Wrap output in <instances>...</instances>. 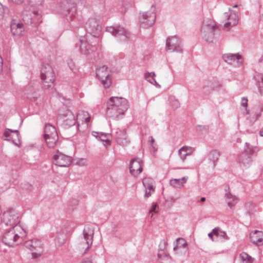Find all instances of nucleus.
<instances>
[{
  "instance_id": "nucleus-1",
  "label": "nucleus",
  "mask_w": 263,
  "mask_h": 263,
  "mask_svg": "<svg viewBox=\"0 0 263 263\" xmlns=\"http://www.w3.org/2000/svg\"><path fill=\"white\" fill-rule=\"evenodd\" d=\"M128 108V102L126 99L111 97L107 103L106 115L113 120H118L123 117Z\"/></svg>"
},
{
  "instance_id": "nucleus-2",
  "label": "nucleus",
  "mask_w": 263,
  "mask_h": 263,
  "mask_svg": "<svg viewBox=\"0 0 263 263\" xmlns=\"http://www.w3.org/2000/svg\"><path fill=\"white\" fill-rule=\"evenodd\" d=\"M4 229L5 232L2 241L9 247H14L21 243L26 235V231L20 225H15Z\"/></svg>"
},
{
  "instance_id": "nucleus-3",
  "label": "nucleus",
  "mask_w": 263,
  "mask_h": 263,
  "mask_svg": "<svg viewBox=\"0 0 263 263\" xmlns=\"http://www.w3.org/2000/svg\"><path fill=\"white\" fill-rule=\"evenodd\" d=\"M201 33L206 41L213 42L219 36V29L215 22L208 18L203 22Z\"/></svg>"
},
{
  "instance_id": "nucleus-4",
  "label": "nucleus",
  "mask_w": 263,
  "mask_h": 263,
  "mask_svg": "<svg viewBox=\"0 0 263 263\" xmlns=\"http://www.w3.org/2000/svg\"><path fill=\"white\" fill-rule=\"evenodd\" d=\"M100 16L92 14L84 21V27L87 31L94 37H98L101 33L102 27L100 24Z\"/></svg>"
},
{
  "instance_id": "nucleus-5",
  "label": "nucleus",
  "mask_w": 263,
  "mask_h": 263,
  "mask_svg": "<svg viewBox=\"0 0 263 263\" xmlns=\"http://www.w3.org/2000/svg\"><path fill=\"white\" fill-rule=\"evenodd\" d=\"M83 238L79 244V249L82 254L88 252L93 242L94 228L89 226L85 227L83 230Z\"/></svg>"
},
{
  "instance_id": "nucleus-6",
  "label": "nucleus",
  "mask_w": 263,
  "mask_h": 263,
  "mask_svg": "<svg viewBox=\"0 0 263 263\" xmlns=\"http://www.w3.org/2000/svg\"><path fill=\"white\" fill-rule=\"evenodd\" d=\"M19 214L14 210L7 211L4 213L3 219L1 224L2 229L6 227L11 228L15 225H18Z\"/></svg>"
},
{
  "instance_id": "nucleus-7",
  "label": "nucleus",
  "mask_w": 263,
  "mask_h": 263,
  "mask_svg": "<svg viewBox=\"0 0 263 263\" xmlns=\"http://www.w3.org/2000/svg\"><path fill=\"white\" fill-rule=\"evenodd\" d=\"M25 247L31 252L32 258H36L42 255L44 252V246L42 241L37 239H33L25 242Z\"/></svg>"
},
{
  "instance_id": "nucleus-8",
  "label": "nucleus",
  "mask_w": 263,
  "mask_h": 263,
  "mask_svg": "<svg viewBox=\"0 0 263 263\" xmlns=\"http://www.w3.org/2000/svg\"><path fill=\"white\" fill-rule=\"evenodd\" d=\"M155 11V8L152 6L151 11L140 14L139 21L141 27L148 28L153 25L156 17Z\"/></svg>"
},
{
  "instance_id": "nucleus-9",
  "label": "nucleus",
  "mask_w": 263,
  "mask_h": 263,
  "mask_svg": "<svg viewBox=\"0 0 263 263\" xmlns=\"http://www.w3.org/2000/svg\"><path fill=\"white\" fill-rule=\"evenodd\" d=\"M96 75L105 88H109L111 84L110 71L106 65H102L96 69Z\"/></svg>"
},
{
  "instance_id": "nucleus-10",
  "label": "nucleus",
  "mask_w": 263,
  "mask_h": 263,
  "mask_svg": "<svg viewBox=\"0 0 263 263\" xmlns=\"http://www.w3.org/2000/svg\"><path fill=\"white\" fill-rule=\"evenodd\" d=\"M166 51L169 52L183 51L181 41L176 35L168 37L166 41Z\"/></svg>"
},
{
  "instance_id": "nucleus-11",
  "label": "nucleus",
  "mask_w": 263,
  "mask_h": 263,
  "mask_svg": "<svg viewBox=\"0 0 263 263\" xmlns=\"http://www.w3.org/2000/svg\"><path fill=\"white\" fill-rule=\"evenodd\" d=\"M106 31L121 41H126L129 38V34L127 30L120 25L108 27Z\"/></svg>"
},
{
  "instance_id": "nucleus-12",
  "label": "nucleus",
  "mask_w": 263,
  "mask_h": 263,
  "mask_svg": "<svg viewBox=\"0 0 263 263\" xmlns=\"http://www.w3.org/2000/svg\"><path fill=\"white\" fill-rule=\"evenodd\" d=\"M91 37L92 36L87 35L80 39V51L81 53L87 55L95 51V47L89 43Z\"/></svg>"
},
{
  "instance_id": "nucleus-13",
  "label": "nucleus",
  "mask_w": 263,
  "mask_h": 263,
  "mask_svg": "<svg viewBox=\"0 0 263 263\" xmlns=\"http://www.w3.org/2000/svg\"><path fill=\"white\" fill-rule=\"evenodd\" d=\"M41 77L44 82L52 84L55 80L54 71L48 64L43 65L41 68Z\"/></svg>"
},
{
  "instance_id": "nucleus-14",
  "label": "nucleus",
  "mask_w": 263,
  "mask_h": 263,
  "mask_svg": "<svg viewBox=\"0 0 263 263\" xmlns=\"http://www.w3.org/2000/svg\"><path fill=\"white\" fill-rule=\"evenodd\" d=\"M55 165L60 167H68L72 162L71 157L62 153H58L53 157Z\"/></svg>"
},
{
  "instance_id": "nucleus-15",
  "label": "nucleus",
  "mask_w": 263,
  "mask_h": 263,
  "mask_svg": "<svg viewBox=\"0 0 263 263\" xmlns=\"http://www.w3.org/2000/svg\"><path fill=\"white\" fill-rule=\"evenodd\" d=\"M143 161L139 158H136L132 159L130 163V172L134 177L138 176L143 171Z\"/></svg>"
},
{
  "instance_id": "nucleus-16",
  "label": "nucleus",
  "mask_w": 263,
  "mask_h": 263,
  "mask_svg": "<svg viewBox=\"0 0 263 263\" xmlns=\"http://www.w3.org/2000/svg\"><path fill=\"white\" fill-rule=\"evenodd\" d=\"M112 135L119 145L125 146L129 142L125 129H117L116 132L112 134Z\"/></svg>"
},
{
  "instance_id": "nucleus-17",
  "label": "nucleus",
  "mask_w": 263,
  "mask_h": 263,
  "mask_svg": "<svg viewBox=\"0 0 263 263\" xmlns=\"http://www.w3.org/2000/svg\"><path fill=\"white\" fill-rule=\"evenodd\" d=\"M154 183L155 181L152 178L145 177L143 179L142 183L145 189L144 197L146 199L149 198L155 191Z\"/></svg>"
},
{
  "instance_id": "nucleus-18",
  "label": "nucleus",
  "mask_w": 263,
  "mask_h": 263,
  "mask_svg": "<svg viewBox=\"0 0 263 263\" xmlns=\"http://www.w3.org/2000/svg\"><path fill=\"white\" fill-rule=\"evenodd\" d=\"M223 60L229 64L238 66L242 63L241 55L239 54L227 53L222 56Z\"/></svg>"
},
{
  "instance_id": "nucleus-19",
  "label": "nucleus",
  "mask_w": 263,
  "mask_h": 263,
  "mask_svg": "<svg viewBox=\"0 0 263 263\" xmlns=\"http://www.w3.org/2000/svg\"><path fill=\"white\" fill-rule=\"evenodd\" d=\"M224 17L227 18V22L224 24L225 28L229 29L230 28L235 26L238 22V14L236 12H226L224 14Z\"/></svg>"
},
{
  "instance_id": "nucleus-20",
  "label": "nucleus",
  "mask_w": 263,
  "mask_h": 263,
  "mask_svg": "<svg viewBox=\"0 0 263 263\" xmlns=\"http://www.w3.org/2000/svg\"><path fill=\"white\" fill-rule=\"evenodd\" d=\"M90 119L91 117L87 111H81L77 115V121L79 126H80V122H81L82 125L87 128Z\"/></svg>"
},
{
  "instance_id": "nucleus-21",
  "label": "nucleus",
  "mask_w": 263,
  "mask_h": 263,
  "mask_svg": "<svg viewBox=\"0 0 263 263\" xmlns=\"http://www.w3.org/2000/svg\"><path fill=\"white\" fill-rule=\"evenodd\" d=\"M194 151V147L189 146H183L178 150V154L180 160L182 162H184L186 157L192 155Z\"/></svg>"
},
{
  "instance_id": "nucleus-22",
  "label": "nucleus",
  "mask_w": 263,
  "mask_h": 263,
  "mask_svg": "<svg viewBox=\"0 0 263 263\" xmlns=\"http://www.w3.org/2000/svg\"><path fill=\"white\" fill-rule=\"evenodd\" d=\"M252 161L251 156L248 154V149H246L238 158V162L243 166L247 167L250 166Z\"/></svg>"
},
{
  "instance_id": "nucleus-23",
  "label": "nucleus",
  "mask_w": 263,
  "mask_h": 263,
  "mask_svg": "<svg viewBox=\"0 0 263 263\" xmlns=\"http://www.w3.org/2000/svg\"><path fill=\"white\" fill-rule=\"evenodd\" d=\"M4 136L6 138L5 140L11 141L14 143H16L19 141V134L17 130H11L6 129L4 133Z\"/></svg>"
},
{
  "instance_id": "nucleus-24",
  "label": "nucleus",
  "mask_w": 263,
  "mask_h": 263,
  "mask_svg": "<svg viewBox=\"0 0 263 263\" xmlns=\"http://www.w3.org/2000/svg\"><path fill=\"white\" fill-rule=\"evenodd\" d=\"M250 239L251 241L257 246H261L263 245V232L256 230L250 234Z\"/></svg>"
},
{
  "instance_id": "nucleus-25",
  "label": "nucleus",
  "mask_w": 263,
  "mask_h": 263,
  "mask_svg": "<svg viewBox=\"0 0 263 263\" xmlns=\"http://www.w3.org/2000/svg\"><path fill=\"white\" fill-rule=\"evenodd\" d=\"M229 189V187H228V189H225L226 193L224 197L228 206L230 208H232L237 203L238 200V198L236 196L233 195L230 191Z\"/></svg>"
},
{
  "instance_id": "nucleus-26",
  "label": "nucleus",
  "mask_w": 263,
  "mask_h": 263,
  "mask_svg": "<svg viewBox=\"0 0 263 263\" xmlns=\"http://www.w3.org/2000/svg\"><path fill=\"white\" fill-rule=\"evenodd\" d=\"M76 6L74 4H68L66 9L64 10L62 12V13L67 17V20L68 21H71L76 16Z\"/></svg>"
},
{
  "instance_id": "nucleus-27",
  "label": "nucleus",
  "mask_w": 263,
  "mask_h": 263,
  "mask_svg": "<svg viewBox=\"0 0 263 263\" xmlns=\"http://www.w3.org/2000/svg\"><path fill=\"white\" fill-rule=\"evenodd\" d=\"M62 119L64 124L68 126H72L76 123L75 116L69 110H67L65 113L62 115Z\"/></svg>"
},
{
  "instance_id": "nucleus-28",
  "label": "nucleus",
  "mask_w": 263,
  "mask_h": 263,
  "mask_svg": "<svg viewBox=\"0 0 263 263\" xmlns=\"http://www.w3.org/2000/svg\"><path fill=\"white\" fill-rule=\"evenodd\" d=\"M24 31V26L22 23L13 22L11 24V31L14 35L21 36Z\"/></svg>"
},
{
  "instance_id": "nucleus-29",
  "label": "nucleus",
  "mask_w": 263,
  "mask_h": 263,
  "mask_svg": "<svg viewBox=\"0 0 263 263\" xmlns=\"http://www.w3.org/2000/svg\"><path fill=\"white\" fill-rule=\"evenodd\" d=\"M188 179V176H184L180 179H172L170 181V184L174 187L181 189L183 187Z\"/></svg>"
},
{
  "instance_id": "nucleus-30",
  "label": "nucleus",
  "mask_w": 263,
  "mask_h": 263,
  "mask_svg": "<svg viewBox=\"0 0 263 263\" xmlns=\"http://www.w3.org/2000/svg\"><path fill=\"white\" fill-rule=\"evenodd\" d=\"M167 245V242L164 239L161 240L159 246L160 248L158 253V257L160 259L164 260L168 258V255L164 251Z\"/></svg>"
},
{
  "instance_id": "nucleus-31",
  "label": "nucleus",
  "mask_w": 263,
  "mask_h": 263,
  "mask_svg": "<svg viewBox=\"0 0 263 263\" xmlns=\"http://www.w3.org/2000/svg\"><path fill=\"white\" fill-rule=\"evenodd\" d=\"M54 135H58L55 127L50 124H47L44 129V139L46 138L52 137Z\"/></svg>"
},
{
  "instance_id": "nucleus-32",
  "label": "nucleus",
  "mask_w": 263,
  "mask_h": 263,
  "mask_svg": "<svg viewBox=\"0 0 263 263\" xmlns=\"http://www.w3.org/2000/svg\"><path fill=\"white\" fill-rule=\"evenodd\" d=\"M47 146L50 148H54L58 144L59 136L54 135L52 137L45 139Z\"/></svg>"
},
{
  "instance_id": "nucleus-33",
  "label": "nucleus",
  "mask_w": 263,
  "mask_h": 263,
  "mask_svg": "<svg viewBox=\"0 0 263 263\" xmlns=\"http://www.w3.org/2000/svg\"><path fill=\"white\" fill-rule=\"evenodd\" d=\"M260 93H263V74L257 73L254 77Z\"/></svg>"
},
{
  "instance_id": "nucleus-34",
  "label": "nucleus",
  "mask_w": 263,
  "mask_h": 263,
  "mask_svg": "<svg viewBox=\"0 0 263 263\" xmlns=\"http://www.w3.org/2000/svg\"><path fill=\"white\" fill-rule=\"evenodd\" d=\"M156 74L154 72H147L144 74L145 79L152 84L157 85L158 84L155 79Z\"/></svg>"
},
{
  "instance_id": "nucleus-35",
  "label": "nucleus",
  "mask_w": 263,
  "mask_h": 263,
  "mask_svg": "<svg viewBox=\"0 0 263 263\" xmlns=\"http://www.w3.org/2000/svg\"><path fill=\"white\" fill-rule=\"evenodd\" d=\"M219 154L216 151H212L210 152L209 158V160L212 161L213 163V167H215L216 165V162L219 159Z\"/></svg>"
},
{
  "instance_id": "nucleus-36",
  "label": "nucleus",
  "mask_w": 263,
  "mask_h": 263,
  "mask_svg": "<svg viewBox=\"0 0 263 263\" xmlns=\"http://www.w3.org/2000/svg\"><path fill=\"white\" fill-rule=\"evenodd\" d=\"M239 256L243 263H253L254 259L246 252L241 253Z\"/></svg>"
},
{
  "instance_id": "nucleus-37",
  "label": "nucleus",
  "mask_w": 263,
  "mask_h": 263,
  "mask_svg": "<svg viewBox=\"0 0 263 263\" xmlns=\"http://www.w3.org/2000/svg\"><path fill=\"white\" fill-rule=\"evenodd\" d=\"M92 135L96 138H99L102 141H107L108 140L109 135L107 134L92 132Z\"/></svg>"
},
{
  "instance_id": "nucleus-38",
  "label": "nucleus",
  "mask_w": 263,
  "mask_h": 263,
  "mask_svg": "<svg viewBox=\"0 0 263 263\" xmlns=\"http://www.w3.org/2000/svg\"><path fill=\"white\" fill-rule=\"evenodd\" d=\"M177 245L174 247V250H177L179 248H185L187 246V242L182 238H179L176 239Z\"/></svg>"
},
{
  "instance_id": "nucleus-39",
  "label": "nucleus",
  "mask_w": 263,
  "mask_h": 263,
  "mask_svg": "<svg viewBox=\"0 0 263 263\" xmlns=\"http://www.w3.org/2000/svg\"><path fill=\"white\" fill-rule=\"evenodd\" d=\"M250 144L248 142H246L245 149H248V154L250 156L253 155L254 153L257 152L259 151L258 148L257 146H249Z\"/></svg>"
},
{
  "instance_id": "nucleus-40",
  "label": "nucleus",
  "mask_w": 263,
  "mask_h": 263,
  "mask_svg": "<svg viewBox=\"0 0 263 263\" xmlns=\"http://www.w3.org/2000/svg\"><path fill=\"white\" fill-rule=\"evenodd\" d=\"M88 160L86 158H78L76 162V164L80 166H84L87 165Z\"/></svg>"
},
{
  "instance_id": "nucleus-41",
  "label": "nucleus",
  "mask_w": 263,
  "mask_h": 263,
  "mask_svg": "<svg viewBox=\"0 0 263 263\" xmlns=\"http://www.w3.org/2000/svg\"><path fill=\"white\" fill-rule=\"evenodd\" d=\"M67 64H68V67L70 68V69L73 71L74 72H76L78 70V68H77L74 62L70 59V60H68V61H67Z\"/></svg>"
},
{
  "instance_id": "nucleus-42",
  "label": "nucleus",
  "mask_w": 263,
  "mask_h": 263,
  "mask_svg": "<svg viewBox=\"0 0 263 263\" xmlns=\"http://www.w3.org/2000/svg\"><path fill=\"white\" fill-rule=\"evenodd\" d=\"M28 1L33 6H40L43 3V0H28Z\"/></svg>"
},
{
  "instance_id": "nucleus-43",
  "label": "nucleus",
  "mask_w": 263,
  "mask_h": 263,
  "mask_svg": "<svg viewBox=\"0 0 263 263\" xmlns=\"http://www.w3.org/2000/svg\"><path fill=\"white\" fill-rule=\"evenodd\" d=\"M219 229H214L213 230V231L211 233H210L208 234L209 237L212 238V236L213 235H216V236H218L219 235Z\"/></svg>"
},
{
  "instance_id": "nucleus-44",
  "label": "nucleus",
  "mask_w": 263,
  "mask_h": 263,
  "mask_svg": "<svg viewBox=\"0 0 263 263\" xmlns=\"http://www.w3.org/2000/svg\"><path fill=\"white\" fill-rule=\"evenodd\" d=\"M5 14V8L4 6L0 3V20L2 19Z\"/></svg>"
},
{
  "instance_id": "nucleus-45",
  "label": "nucleus",
  "mask_w": 263,
  "mask_h": 263,
  "mask_svg": "<svg viewBox=\"0 0 263 263\" xmlns=\"http://www.w3.org/2000/svg\"><path fill=\"white\" fill-rule=\"evenodd\" d=\"M149 138H150V139L149 140V144H150L151 147H153V148H154V151H155L157 150V147L155 145H154V143L155 142V140L153 138V137H150Z\"/></svg>"
},
{
  "instance_id": "nucleus-46",
  "label": "nucleus",
  "mask_w": 263,
  "mask_h": 263,
  "mask_svg": "<svg viewBox=\"0 0 263 263\" xmlns=\"http://www.w3.org/2000/svg\"><path fill=\"white\" fill-rule=\"evenodd\" d=\"M10 3L16 5H20L22 4L24 0H8Z\"/></svg>"
},
{
  "instance_id": "nucleus-47",
  "label": "nucleus",
  "mask_w": 263,
  "mask_h": 263,
  "mask_svg": "<svg viewBox=\"0 0 263 263\" xmlns=\"http://www.w3.org/2000/svg\"><path fill=\"white\" fill-rule=\"evenodd\" d=\"M241 105L244 107H247L248 106V99L246 98L243 97L241 99Z\"/></svg>"
},
{
  "instance_id": "nucleus-48",
  "label": "nucleus",
  "mask_w": 263,
  "mask_h": 263,
  "mask_svg": "<svg viewBox=\"0 0 263 263\" xmlns=\"http://www.w3.org/2000/svg\"><path fill=\"white\" fill-rule=\"evenodd\" d=\"M3 61L2 57L0 55V73L3 70Z\"/></svg>"
},
{
  "instance_id": "nucleus-49",
  "label": "nucleus",
  "mask_w": 263,
  "mask_h": 263,
  "mask_svg": "<svg viewBox=\"0 0 263 263\" xmlns=\"http://www.w3.org/2000/svg\"><path fill=\"white\" fill-rule=\"evenodd\" d=\"M156 207H157V204H154L153 205V206L152 207V209H151L149 212L150 213L155 212V210H156Z\"/></svg>"
},
{
  "instance_id": "nucleus-50",
  "label": "nucleus",
  "mask_w": 263,
  "mask_h": 263,
  "mask_svg": "<svg viewBox=\"0 0 263 263\" xmlns=\"http://www.w3.org/2000/svg\"><path fill=\"white\" fill-rule=\"evenodd\" d=\"M174 104L176 106V107L177 108L179 106V103L178 101L176 100L174 101Z\"/></svg>"
},
{
  "instance_id": "nucleus-51",
  "label": "nucleus",
  "mask_w": 263,
  "mask_h": 263,
  "mask_svg": "<svg viewBox=\"0 0 263 263\" xmlns=\"http://www.w3.org/2000/svg\"><path fill=\"white\" fill-rule=\"evenodd\" d=\"M259 135L260 136L263 137V127L259 130Z\"/></svg>"
},
{
  "instance_id": "nucleus-52",
  "label": "nucleus",
  "mask_w": 263,
  "mask_h": 263,
  "mask_svg": "<svg viewBox=\"0 0 263 263\" xmlns=\"http://www.w3.org/2000/svg\"><path fill=\"white\" fill-rule=\"evenodd\" d=\"M263 61V56H261L260 59L258 60V62L259 63H260L261 62H262Z\"/></svg>"
},
{
  "instance_id": "nucleus-53",
  "label": "nucleus",
  "mask_w": 263,
  "mask_h": 263,
  "mask_svg": "<svg viewBox=\"0 0 263 263\" xmlns=\"http://www.w3.org/2000/svg\"><path fill=\"white\" fill-rule=\"evenodd\" d=\"M205 200V197H201V199H200V201L201 202H204Z\"/></svg>"
},
{
  "instance_id": "nucleus-54",
  "label": "nucleus",
  "mask_w": 263,
  "mask_h": 263,
  "mask_svg": "<svg viewBox=\"0 0 263 263\" xmlns=\"http://www.w3.org/2000/svg\"><path fill=\"white\" fill-rule=\"evenodd\" d=\"M248 205H249V206H252V203H246V206H248Z\"/></svg>"
},
{
  "instance_id": "nucleus-55",
  "label": "nucleus",
  "mask_w": 263,
  "mask_h": 263,
  "mask_svg": "<svg viewBox=\"0 0 263 263\" xmlns=\"http://www.w3.org/2000/svg\"><path fill=\"white\" fill-rule=\"evenodd\" d=\"M82 263H92V262L90 261H87L82 262Z\"/></svg>"
},
{
  "instance_id": "nucleus-56",
  "label": "nucleus",
  "mask_w": 263,
  "mask_h": 263,
  "mask_svg": "<svg viewBox=\"0 0 263 263\" xmlns=\"http://www.w3.org/2000/svg\"><path fill=\"white\" fill-rule=\"evenodd\" d=\"M237 7V5H235V6H234V7H235V8H236V7Z\"/></svg>"
},
{
  "instance_id": "nucleus-57",
  "label": "nucleus",
  "mask_w": 263,
  "mask_h": 263,
  "mask_svg": "<svg viewBox=\"0 0 263 263\" xmlns=\"http://www.w3.org/2000/svg\"><path fill=\"white\" fill-rule=\"evenodd\" d=\"M61 243H64V240H63V241L61 242Z\"/></svg>"
}]
</instances>
